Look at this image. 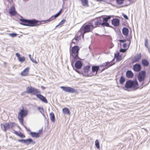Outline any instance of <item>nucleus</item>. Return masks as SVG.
Returning <instances> with one entry per match:
<instances>
[{
    "mask_svg": "<svg viewBox=\"0 0 150 150\" xmlns=\"http://www.w3.org/2000/svg\"><path fill=\"white\" fill-rule=\"evenodd\" d=\"M117 61H120L122 59V56L120 55H117L116 57Z\"/></svg>",
    "mask_w": 150,
    "mask_h": 150,
    "instance_id": "obj_39",
    "label": "nucleus"
},
{
    "mask_svg": "<svg viewBox=\"0 0 150 150\" xmlns=\"http://www.w3.org/2000/svg\"><path fill=\"white\" fill-rule=\"evenodd\" d=\"M18 136L21 138H24L25 137V136L21 133V134H18Z\"/></svg>",
    "mask_w": 150,
    "mask_h": 150,
    "instance_id": "obj_42",
    "label": "nucleus"
},
{
    "mask_svg": "<svg viewBox=\"0 0 150 150\" xmlns=\"http://www.w3.org/2000/svg\"><path fill=\"white\" fill-rule=\"evenodd\" d=\"M29 68L28 67L25 69L21 73V75L22 76H27L29 73Z\"/></svg>",
    "mask_w": 150,
    "mask_h": 150,
    "instance_id": "obj_19",
    "label": "nucleus"
},
{
    "mask_svg": "<svg viewBox=\"0 0 150 150\" xmlns=\"http://www.w3.org/2000/svg\"><path fill=\"white\" fill-rule=\"evenodd\" d=\"M15 123L14 122H10L6 123L4 124H1V126L2 130L4 131L11 128L13 129V127L15 126Z\"/></svg>",
    "mask_w": 150,
    "mask_h": 150,
    "instance_id": "obj_6",
    "label": "nucleus"
},
{
    "mask_svg": "<svg viewBox=\"0 0 150 150\" xmlns=\"http://www.w3.org/2000/svg\"><path fill=\"white\" fill-rule=\"evenodd\" d=\"M23 1L24 2H26V1H28V0H23Z\"/></svg>",
    "mask_w": 150,
    "mask_h": 150,
    "instance_id": "obj_55",
    "label": "nucleus"
},
{
    "mask_svg": "<svg viewBox=\"0 0 150 150\" xmlns=\"http://www.w3.org/2000/svg\"><path fill=\"white\" fill-rule=\"evenodd\" d=\"M126 75L128 78H131L133 76L134 74L131 71L128 70L126 72Z\"/></svg>",
    "mask_w": 150,
    "mask_h": 150,
    "instance_id": "obj_22",
    "label": "nucleus"
},
{
    "mask_svg": "<svg viewBox=\"0 0 150 150\" xmlns=\"http://www.w3.org/2000/svg\"><path fill=\"white\" fill-rule=\"evenodd\" d=\"M131 38H132L131 37H130L127 39V40L129 42V45H130V42H131Z\"/></svg>",
    "mask_w": 150,
    "mask_h": 150,
    "instance_id": "obj_43",
    "label": "nucleus"
},
{
    "mask_svg": "<svg viewBox=\"0 0 150 150\" xmlns=\"http://www.w3.org/2000/svg\"><path fill=\"white\" fill-rule=\"evenodd\" d=\"M24 117H21L20 116L18 115V119L20 122L21 123V124L23 125V118Z\"/></svg>",
    "mask_w": 150,
    "mask_h": 150,
    "instance_id": "obj_31",
    "label": "nucleus"
},
{
    "mask_svg": "<svg viewBox=\"0 0 150 150\" xmlns=\"http://www.w3.org/2000/svg\"><path fill=\"white\" fill-rule=\"evenodd\" d=\"M8 35L12 37H16L17 34L16 33H8L7 34Z\"/></svg>",
    "mask_w": 150,
    "mask_h": 150,
    "instance_id": "obj_36",
    "label": "nucleus"
},
{
    "mask_svg": "<svg viewBox=\"0 0 150 150\" xmlns=\"http://www.w3.org/2000/svg\"><path fill=\"white\" fill-rule=\"evenodd\" d=\"M9 13L11 15H15L17 13L14 6H12L9 10Z\"/></svg>",
    "mask_w": 150,
    "mask_h": 150,
    "instance_id": "obj_17",
    "label": "nucleus"
},
{
    "mask_svg": "<svg viewBox=\"0 0 150 150\" xmlns=\"http://www.w3.org/2000/svg\"><path fill=\"white\" fill-rule=\"evenodd\" d=\"M14 131H15V134H17V135H18V134H19L18 133V132H17V131H15V130H14Z\"/></svg>",
    "mask_w": 150,
    "mask_h": 150,
    "instance_id": "obj_51",
    "label": "nucleus"
},
{
    "mask_svg": "<svg viewBox=\"0 0 150 150\" xmlns=\"http://www.w3.org/2000/svg\"><path fill=\"white\" fill-rule=\"evenodd\" d=\"M134 0H129V1L131 3H133V2H134Z\"/></svg>",
    "mask_w": 150,
    "mask_h": 150,
    "instance_id": "obj_50",
    "label": "nucleus"
},
{
    "mask_svg": "<svg viewBox=\"0 0 150 150\" xmlns=\"http://www.w3.org/2000/svg\"><path fill=\"white\" fill-rule=\"evenodd\" d=\"M146 72L144 71H140L138 74L137 78L139 82L143 81L145 78Z\"/></svg>",
    "mask_w": 150,
    "mask_h": 150,
    "instance_id": "obj_8",
    "label": "nucleus"
},
{
    "mask_svg": "<svg viewBox=\"0 0 150 150\" xmlns=\"http://www.w3.org/2000/svg\"><path fill=\"white\" fill-rule=\"evenodd\" d=\"M125 78L122 76L120 77V83L121 84H122L125 82Z\"/></svg>",
    "mask_w": 150,
    "mask_h": 150,
    "instance_id": "obj_30",
    "label": "nucleus"
},
{
    "mask_svg": "<svg viewBox=\"0 0 150 150\" xmlns=\"http://www.w3.org/2000/svg\"><path fill=\"white\" fill-rule=\"evenodd\" d=\"M35 144V142L31 138H28L25 139L24 143L27 145H29L30 143Z\"/></svg>",
    "mask_w": 150,
    "mask_h": 150,
    "instance_id": "obj_21",
    "label": "nucleus"
},
{
    "mask_svg": "<svg viewBox=\"0 0 150 150\" xmlns=\"http://www.w3.org/2000/svg\"><path fill=\"white\" fill-rule=\"evenodd\" d=\"M28 113V111L27 110H24L23 108L18 113V115L23 117L26 116Z\"/></svg>",
    "mask_w": 150,
    "mask_h": 150,
    "instance_id": "obj_11",
    "label": "nucleus"
},
{
    "mask_svg": "<svg viewBox=\"0 0 150 150\" xmlns=\"http://www.w3.org/2000/svg\"><path fill=\"white\" fill-rule=\"evenodd\" d=\"M97 1H103V0H96Z\"/></svg>",
    "mask_w": 150,
    "mask_h": 150,
    "instance_id": "obj_54",
    "label": "nucleus"
},
{
    "mask_svg": "<svg viewBox=\"0 0 150 150\" xmlns=\"http://www.w3.org/2000/svg\"><path fill=\"white\" fill-rule=\"evenodd\" d=\"M21 22L20 24L23 25L30 27L36 26L39 25L38 24L39 21L35 19L28 20L24 19H20Z\"/></svg>",
    "mask_w": 150,
    "mask_h": 150,
    "instance_id": "obj_3",
    "label": "nucleus"
},
{
    "mask_svg": "<svg viewBox=\"0 0 150 150\" xmlns=\"http://www.w3.org/2000/svg\"><path fill=\"white\" fill-rule=\"evenodd\" d=\"M99 69V67L98 66H93L92 67V72H96V73L95 74H97V72L98 71Z\"/></svg>",
    "mask_w": 150,
    "mask_h": 150,
    "instance_id": "obj_24",
    "label": "nucleus"
},
{
    "mask_svg": "<svg viewBox=\"0 0 150 150\" xmlns=\"http://www.w3.org/2000/svg\"><path fill=\"white\" fill-rule=\"evenodd\" d=\"M50 119L51 121L53 122H55V117L54 115L53 112H52L50 114Z\"/></svg>",
    "mask_w": 150,
    "mask_h": 150,
    "instance_id": "obj_26",
    "label": "nucleus"
},
{
    "mask_svg": "<svg viewBox=\"0 0 150 150\" xmlns=\"http://www.w3.org/2000/svg\"><path fill=\"white\" fill-rule=\"evenodd\" d=\"M148 50L149 52L150 53V50L149 49H149H148Z\"/></svg>",
    "mask_w": 150,
    "mask_h": 150,
    "instance_id": "obj_57",
    "label": "nucleus"
},
{
    "mask_svg": "<svg viewBox=\"0 0 150 150\" xmlns=\"http://www.w3.org/2000/svg\"><path fill=\"white\" fill-rule=\"evenodd\" d=\"M133 69L135 71H139L141 69V65L138 63H137L133 66Z\"/></svg>",
    "mask_w": 150,
    "mask_h": 150,
    "instance_id": "obj_15",
    "label": "nucleus"
},
{
    "mask_svg": "<svg viewBox=\"0 0 150 150\" xmlns=\"http://www.w3.org/2000/svg\"><path fill=\"white\" fill-rule=\"evenodd\" d=\"M83 64L80 61H77L75 63V68L78 69H80L82 67Z\"/></svg>",
    "mask_w": 150,
    "mask_h": 150,
    "instance_id": "obj_16",
    "label": "nucleus"
},
{
    "mask_svg": "<svg viewBox=\"0 0 150 150\" xmlns=\"http://www.w3.org/2000/svg\"><path fill=\"white\" fill-rule=\"evenodd\" d=\"M60 88L64 91L69 93H78V92L76 90L71 87L62 86Z\"/></svg>",
    "mask_w": 150,
    "mask_h": 150,
    "instance_id": "obj_7",
    "label": "nucleus"
},
{
    "mask_svg": "<svg viewBox=\"0 0 150 150\" xmlns=\"http://www.w3.org/2000/svg\"><path fill=\"white\" fill-rule=\"evenodd\" d=\"M103 22V20L102 19L100 18L98 19L97 21L94 22V24L96 25H101Z\"/></svg>",
    "mask_w": 150,
    "mask_h": 150,
    "instance_id": "obj_28",
    "label": "nucleus"
},
{
    "mask_svg": "<svg viewBox=\"0 0 150 150\" xmlns=\"http://www.w3.org/2000/svg\"><path fill=\"white\" fill-rule=\"evenodd\" d=\"M95 144L96 147L98 149L100 148V145L98 139H96L95 142Z\"/></svg>",
    "mask_w": 150,
    "mask_h": 150,
    "instance_id": "obj_34",
    "label": "nucleus"
},
{
    "mask_svg": "<svg viewBox=\"0 0 150 150\" xmlns=\"http://www.w3.org/2000/svg\"><path fill=\"white\" fill-rule=\"evenodd\" d=\"M60 15V14L58 12L57 13V14H55L54 16H52L51 17V18H50L48 19L47 20H46L42 21H41V22H43V23H40V24L45 23H48V22H50L51 21L55 19L56 18L58 17Z\"/></svg>",
    "mask_w": 150,
    "mask_h": 150,
    "instance_id": "obj_10",
    "label": "nucleus"
},
{
    "mask_svg": "<svg viewBox=\"0 0 150 150\" xmlns=\"http://www.w3.org/2000/svg\"><path fill=\"white\" fill-rule=\"evenodd\" d=\"M18 59V60L21 62H23L25 60V58L24 57H19Z\"/></svg>",
    "mask_w": 150,
    "mask_h": 150,
    "instance_id": "obj_35",
    "label": "nucleus"
},
{
    "mask_svg": "<svg viewBox=\"0 0 150 150\" xmlns=\"http://www.w3.org/2000/svg\"><path fill=\"white\" fill-rule=\"evenodd\" d=\"M41 88L42 89H45V87H44L43 86H41Z\"/></svg>",
    "mask_w": 150,
    "mask_h": 150,
    "instance_id": "obj_52",
    "label": "nucleus"
},
{
    "mask_svg": "<svg viewBox=\"0 0 150 150\" xmlns=\"http://www.w3.org/2000/svg\"><path fill=\"white\" fill-rule=\"evenodd\" d=\"M125 40H119V41L120 42H124L126 41Z\"/></svg>",
    "mask_w": 150,
    "mask_h": 150,
    "instance_id": "obj_46",
    "label": "nucleus"
},
{
    "mask_svg": "<svg viewBox=\"0 0 150 150\" xmlns=\"http://www.w3.org/2000/svg\"><path fill=\"white\" fill-rule=\"evenodd\" d=\"M31 55L30 54H29V55H28V56L29 57L30 59L31 60V61L33 62L34 63H37V61H36V60L33 59V58H32L31 57Z\"/></svg>",
    "mask_w": 150,
    "mask_h": 150,
    "instance_id": "obj_38",
    "label": "nucleus"
},
{
    "mask_svg": "<svg viewBox=\"0 0 150 150\" xmlns=\"http://www.w3.org/2000/svg\"><path fill=\"white\" fill-rule=\"evenodd\" d=\"M42 132V130L39 131V132L36 133L35 132H30V134L32 137L35 138H38L40 137V133Z\"/></svg>",
    "mask_w": 150,
    "mask_h": 150,
    "instance_id": "obj_13",
    "label": "nucleus"
},
{
    "mask_svg": "<svg viewBox=\"0 0 150 150\" xmlns=\"http://www.w3.org/2000/svg\"><path fill=\"white\" fill-rule=\"evenodd\" d=\"M141 55L140 54H139L135 56L132 60V61L133 62H137L141 59Z\"/></svg>",
    "mask_w": 150,
    "mask_h": 150,
    "instance_id": "obj_18",
    "label": "nucleus"
},
{
    "mask_svg": "<svg viewBox=\"0 0 150 150\" xmlns=\"http://www.w3.org/2000/svg\"><path fill=\"white\" fill-rule=\"evenodd\" d=\"M66 21V20L65 19H63L57 25L56 27L55 28L63 24Z\"/></svg>",
    "mask_w": 150,
    "mask_h": 150,
    "instance_id": "obj_32",
    "label": "nucleus"
},
{
    "mask_svg": "<svg viewBox=\"0 0 150 150\" xmlns=\"http://www.w3.org/2000/svg\"><path fill=\"white\" fill-rule=\"evenodd\" d=\"M27 93L31 94L34 95H36L37 98L45 103H47V100L45 97L40 94H37L40 93L39 90L32 87H28L26 88Z\"/></svg>",
    "mask_w": 150,
    "mask_h": 150,
    "instance_id": "obj_1",
    "label": "nucleus"
},
{
    "mask_svg": "<svg viewBox=\"0 0 150 150\" xmlns=\"http://www.w3.org/2000/svg\"><path fill=\"white\" fill-rule=\"evenodd\" d=\"M129 33V29L126 27H124L122 29L123 34L126 36H127Z\"/></svg>",
    "mask_w": 150,
    "mask_h": 150,
    "instance_id": "obj_20",
    "label": "nucleus"
},
{
    "mask_svg": "<svg viewBox=\"0 0 150 150\" xmlns=\"http://www.w3.org/2000/svg\"><path fill=\"white\" fill-rule=\"evenodd\" d=\"M6 64V63L5 62H4V64Z\"/></svg>",
    "mask_w": 150,
    "mask_h": 150,
    "instance_id": "obj_60",
    "label": "nucleus"
},
{
    "mask_svg": "<svg viewBox=\"0 0 150 150\" xmlns=\"http://www.w3.org/2000/svg\"><path fill=\"white\" fill-rule=\"evenodd\" d=\"M62 111L64 114H67L70 115L71 114V112L69 109L67 108H64L62 109Z\"/></svg>",
    "mask_w": 150,
    "mask_h": 150,
    "instance_id": "obj_23",
    "label": "nucleus"
},
{
    "mask_svg": "<svg viewBox=\"0 0 150 150\" xmlns=\"http://www.w3.org/2000/svg\"><path fill=\"white\" fill-rule=\"evenodd\" d=\"M126 51V50L123 49H121L120 50V52H125Z\"/></svg>",
    "mask_w": 150,
    "mask_h": 150,
    "instance_id": "obj_44",
    "label": "nucleus"
},
{
    "mask_svg": "<svg viewBox=\"0 0 150 150\" xmlns=\"http://www.w3.org/2000/svg\"><path fill=\"white\" fill-rule=\"evenodd\" d=\"M18 141L19 142H24V143L25 141V139H18Z\"/></svg>",
    "mask_w": 150,
    "mask_h": 150,
    "instance_id": "obj_45",
    "label": "nucleus"
},
{
    "mask_svg": "<svg viewBox=\"0 0 150 150\" xmlns=\"http://www.w3.org/2000/svg\"><path fill=\"white\" fill-rule=\"evenodd\" d=\"M83 69L84 73L86 74L90 70V67L87 66L84 67Z\"/></svg>",
    "mask_w": 150,
    "mask_h": 150,
    "instance_id": "obj_27",
    "label": "nucleus"
},
{
    "mask_svg": "<svg viewBox=\"0 0 150 150\" xmlns=\"http://www.w3.org/2000/svg\"><path fill=\"white\" fill-rule=\"evenodd\" d=\"M111 16H108L106 17L103 18V22L101 24V26H106L108 27H110L109 23H108V21L109 20L111 19Z\"/></svg>",
    "mask_w": 150,
    "mask_h": 150,
    "instance_id": "obj_9",
    "label": "nucleus"
},
{
    "mask_svg": "<svg viewBox=\"0 0 150 150\" xmlns=\"http://www.w3.org/2000/svg\"><path fill=\"white\" fill-rule=\"evenodd\" d=\"M123 47L124 48H125L127 47V44L124 43L123 45Z\"/></svg>",
    "mask_w": 150,
    "mask_h": 150,
    "instance_id": "obj_49",
    "label": "nucleus"
},
{
    "mask_svg": "<svg viewBox=\"0 0 150 150\" xmlns=\"http://www.w3.org/2000/svg\"><path fill=\"white\" fill-rule=\"evenodd\" d=\"M113 60L114 59H113L112 61L110 62H105V63H103L101 66L105 67L104 68L103 70L105 69H108V68L109 67H110L114 65V63L113 64L112 63V62L113 61Z\"/></svg>",
    "mask_w": 150,
    "mask_h": 150,
    "instance_id": "obj_12",
    "label": "nucleus"
},
{
    "mask_svg": "<svg viewBox=\"0 0 150 150\" xmlns=\"http://www.w3.org/2000/svg\"><path fill=\"white\" fill-rule=\"evenodd\" d=\"M148 39H146L145 40V43H144V45L148 49L150 50V48L149 47H148Z\"/></svg>",
    "mask_w": 150,
    "mask_h": 150,
    "instance_id": "obj_37",
    "label": "nucleus"
},
{
    "mask_svg": "<svg viewBox=\"0 0 150 150\" xmlns=\"http://www.w3.org/2000/svg\"><path fill=\"white\" fill-rule=\"evenodd\" d=\"M44 117L45 118V119H46V117H45V115H44Z\"/></svg>",
    "mask_w": 150,
    "mask_h": 150,
    "instance_id": "obj_59",
    "label": "nucleus"
},
{
    "mask_svg": "<svg viewBox=\"0 0 150 150\" xmlns=\"http://www.w3.org/2000/svg\"><path fill=\"white\" fill-rule=\"evenodd\" d=\"M81 4L83 6H88V0H81Z\"/></svg>",
    "mask_w": 150,
    "mask_h": 150,
    "instance_id": "obj_29",
    "label": "nucleus"
},
{
    "mask_svg": "<svg viewBox=\"0 0 150 150\" xmlns=\"http://www.w3.org/2000/svg\"><path fill=\"white\" fill-rule=\"evenodd\" d=\"M116 1L118 4L121 5L123 3L124 0H116Z\"/></svg>",
    "mask_w": 150,
    "mask_h": 150,
    "instance_id": "obj_40",
    "label": "nucleus"
},
{
    "mask_svg": "<svg viewBox=\"0 0 150 150\" xmlns=\"http://www.w3.org/2000/svg\"><path fill=\"white\" fill-rule=\"evenodd\" d=\"M96 27V26L95 28ZM94 27L93 25V24L90 23L88 24H84L81 28L78 33H81L80 36H82L83 38H84L85 34L91 31Z\"/></svg>",
    "mask_w": 150,
    "mask_h": 150,
    "instance_id": "obj_2",
    "label": "nucleus"
},
{
    "mask_svg": "<svg viewBox=\"0 0 150 150\" xmlns=\"http://www.w3.org/2000/svg\"><path fill=\"white\" fill-rule=\"evenodd\" d=\"M142 63L143 65L144 66H148L149 64V62L146 59H144L142 60Z\"/></svg>",
    "mask_w": 150,
    "mask_h": 150,
    "instance_id": "obj_25",
    "label": "nucleus"
},
{
    "mask_svg": "<svg viewBox=\"0 0 150 150\" xmlns=\"http://www.w3.org/2000/svg\"><path fill=\"white\" fill-rule=\"evenodd\" d=\"M16 56L18 58H19V57H20V54L18 53H16Z\"/></svg>",
    "mask_w": 150,
    "mask_h": 150,
    "instance_id": "obj_48",
    "label": "nucleus"
},
{
    "mask_svg": "<svg viewBox=\"0 0 150 150\" xmlns=\"http://www.w3.org/2000/svg\"><path fill=\"white\" fill-rule=\"evenodd\" d=\"M111 23L113 25L117 27L119 25L120 21L117 18H115L112 20Z\"/></svg>",
    "mask_w": 150,
    "mask_h": 150,
    "instance_id": "obj_14",
    "label": "nucleus"
},
{
    "mask_svg": "<svg viewBox=\"0 0 150 150\" xmlns=\"http://www.w3.org/2000/svg\"><path fill=\"white\" fill-rule=\"evenodd\" d=\"M38 109L39 110L40 112L41 113L43 116H44V114L42 112L44 111V109L40 107H38Z\"/></svg>",
    "mask_w": 150,
    "mask_h": 150,
    "instance_id": "obj_33",
    "label": "nucleus"
},
{
    "mask_svg": "<svg viewBox=\"0 0 150 150\" xmlns=\"http://www.w3.org/2000/svg\"><path fill=\"white\" fill-rule=\"evenodd\" d=\"M74 69L75 70H76V72H78V71L76 70H75V69Z\"/></svg>",
    "mask_w": 150,
    "mask_h": 150,
    "instance_id": "obj_58",
    "label": "nucleus"
},
{
    "mask_svg": "<svg viewBox=\"0 0 150 150\" xmlns=\"http://www.w3.org/2000/svg\"><path fill=\"white\" fill-rule=\"evenodd\" d=\"M26 93V92L25 91V92H23V93H22V94H23V93Z\"/></svg>",
    "mask_w": 150,
    "mask_h": 150,
    "instance_id": "obj_56",
    "label": "nucleus"
},
{
    "mask_svg": "<svg viewBox=\"0 0 150 150\" xmlns=\"http://www.w3.org/2000/svg\"><path fill=\"white\" fill-rule=\"evenodd\" d=\"M143 84V83H142V85Z\"/></svg>",
    "mask_w": 150,
    "mask_h": 150,
    "instance_id": "obj_61",
    "label": "nucleus"
},
{
    "mask_svg": "<svg viewBox=\"0 0 150 150\" xmlns=\"http://www.w3.org/2000/svg\"><path fill=\"white\" fill-rule=\"evenodd\" d=\"M24 127L29 132H30V129L29 128H27L26 126H24Z\"/></svg>",
    "mask_w": 150,
    "mask_h": 150,
    "instance_id": "obj_47",
    "label": "nucleus"
},
{
    "mask_svg": "<svg viewBox=\"0 0 150 150\" xmlns=\"http://www.w3.org/2000/svg\"><path fill=\"white\" fill-rule=\"evenodd\" d=\"M138 83L136 80L132 81L129 80L126 81L125 88H123L127 90L128 89L132 88L135 90L138 88Z\"/></svg>",
    "mask_w": 150,
    "mask_h": 150,
    "instance_id": "obj_4",
    "label": "nucleus"
},
{
    "mask_svg": "<svg viewBox=\"0 0 150 150\" xmlns=\"http://www.w3.org/2000/svg\"><path fill=\"white\" fill-rule=\"evenodd\" d=\"M122 16H123L124 18L127 20H128V16L124 13H122Z\"/></svg>",
    "mask_w": 150,
    "mask_h": 150,
    "instance_id": "obj_41",
    "label": "nucleus"
},
{
    "mask_svg": "<svg viewBox=\"0 0 150 150\" xmlns=\"http://www.w3.org/2000/svg\"><path fill=\"white\" fill-rule=\"evenodd\" d=\"M79 50V47L78 46H75L73 47L70 51V56H72L75 59H80L78 54Z\"/></svg>",
    "mask_w": 150,
    "mask_h": 150,
    "instance_id": "obj_5",
    "label": "nucleus"
},
{
    "mask_svg": "<svg viewBox=\"0 0 150 150\" xmlns=\"http://www.w3.org/2000/svg\"><path fill=\"white\" fill-rule=\"evenodd\" d=\"M62 9H60V11L58 12V13H59L60 14L61 12L62 11Z\"/></svg>",
    "mask_w": 150,
    "mask_h": 150,
    "instance_id": "obj_53",
    "label": "nucleus"
}]
</instances>
